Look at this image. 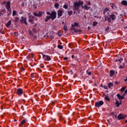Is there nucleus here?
I'll return each instance as SVG.
<instances>
[{
    "label": "nucleus",
    "instance_id": "1",
    "mask_svg": "<svg viewBox=\"0 0 127 127\" xmlns=\"http://www.w3.org/2000/svg\"><path fill=\"white\" fill-rule=\"evenodd\" d=\"M83 4H84V2L81 0H78V2H74V6H73V10H74V9L75 10L79 9V6H80V5H81V7L82 8L84 7V6H83Z\"/></svg>",
    "mask_w": 127,
    "mask_h": 127
},
{
    "label": "nucleus",
    "instance_id": "2",
    "mask_svg": "<svg viewBox=\"0 0 127 127\" xmlns=\"http://www.w3.org/2000/svg\"><path fill=\"white\" fill-rule=\"evenodd\" d=\"M48 15H50L52 20H54L57 17V13L56 11H53L51 13L50 12H47Z\"/></svg>",
    "mask_w": 127,
    "mask_h": 127
},
{
    "label": "nucleus",
    "instance_id": "3",
    "mask_svg": "<svg viewBox=\"0 0 127 127\" xmlns=\"http://www.w3.org/2000/svg\"><path fill=\"white\" fill-rule=\"evenodd\" d=\"M5 7H6V9L8 10V12H9V13L10 14H11V9H10V1H7L6 2Z\"/></svg>",
    "mask_w": 127,
    "mask_h": 127
},
{
    "label": "nucleus",
    "instance_id": "4",
    "mask_svg": "<svg viewBox=\"0 0 127 127\" xmlns=\"http://www.w3.org/2000/svg\"><path fill=\"white\" fill-rule=\"evenodd\" d=\"M79 27V23L74 22V24H71V29H73V30L76 31V29H77Z\"/></svg>",
    "mask_w": 127,
    "mask_h": 127
},
{
    "label": "nucleus",
    "instance_id": "5",
    "mask_svg": "<svg viewBox=\"0 0 127 127\" xmlns=\"http://www.w3.org/2000/svg\"><path fill=\"white\" fill-rule=\"evenodd\" d=\"M43 55V58L45 61H50L51 60V58L50 57V56L48 55H45L43 54H42Z\"/></svg>",
    "mask_w": 127,
    "mask_h": 127
},
{
    "label": "nucleus",
    "instance_id": "6",
    "mask_svg": "<svg viewBox=\"0 0 127 127\" xmlns=\"http://www.w3.org/2000/svg\"><path fill=\"white\" fill-rule=\"evenodd\" d=\"M103 105H104V101H100L99 102H97L95 103V107H96V108H100L101 106H103Z\"/></svg>",
    "mask_w": 127,
    "mask_h": 127
},
{
    "label": "nucleus",
    "instance_id": "7",
    "mask_svg": "<svg viewBox=\"0 0 127 127\" xmlns=\"http://www.w3.org/2000/svg\"><path fill=\"white\" fill-rule=\"evenodd\" d=\"M63 15V10L62 9H60L58 11V18H60V17H61Z\"/></svg>",
    "mask_w": 127,
    "mask_h": 127
},
{
    "label": "nucleus",
    "instance_id": "8",
    "mask_svg": "<svg viewBox=\"0 0 127 127\" xmlns=\"http://www.w3.org/2000/svg\"><path fill=\"white\" fill-rule=\"evenodd\" d=\"M127 115L119 114L118 115V120H124V119H125V118H127Z\"/></svg>",
    "mask_w": 127,
    "mask_h": 127
},
{
    "label": "nucleus",
    "instance_id": "9",
    "mask_svg": "<svg viewBox=\"0 0 127 127\" xmlns=\"http://www.w3.org/2000/svg\"><path fill=\"white\" fill-rule=\"evenodd\" d=\"M16 93L18 96H21L23 94V90L22 88L17 89Z\"/></svg>",
    "mask_w": 127,
    "mask_h": 127
},
{
    "label": "nucleus",
    "instance_id": "10",
    "mask_svg": "<svg viewBox=\"0 0 127 127\" xmlns=\"http://www.w3.org/2000/svg\"><path fill=\"white\" fill-rule=\"evenodd\" d=\"M26 123H27V120L26 119L23 120L20 123V124L19 125V127H23V125L26 124Z\"/></svg>",
    "mask_w": 127,
    "mask_h": 127
},
{
    "label": "nucleus",
    "instance_id": "11",
    "mask_svg": "<svg viewBox=\"0 0 127 127\" xmlns=\"http://www.w3.org/2000/svg\"><path fill=\"white\" fill-rule=\"evenodd\" d=\"M117 97L119 100H123V99H125V95L124 94L122 96L120 94H118Z\"/></svg>",
    "mask_w": 127,
    "mask_h": 127
},
{
    "label": "nucleus",
    "instance_id": "12",
    "mask_svg": "<svg viewBox=\"0 0 127 127\" xmlns=\"http://www.w3.org/2000/svg\"><path fill=\"white\" fill-rule=\"evenodd\" d=\"M21 23H25L26 25H27V22H26V18L22 17V19L21 20Z\"/></svg>",
    "mask_w": 127,
    "mask_h": 127
},
{
    "label": "nucleus",
    "instance_id": "13",
    "mask_svg": "<svg viewBox=\"0 0 127 127\" xmlns=\"http://www.w3.org/2000/svg\"><path fill=\"white\" fill-rule=\"evenodd\" d=\"M115 104L116 105V107H117V108H119L120 107V105H122V101H121V102L120 103L119 101L116 99Z\"/></svg>",
    "mask_w": 127,
    "mask_h": 127
},
{
    "label": "nucleus",
    "instance_id": "14",
    "mask_svg": "<svg viewBox=\"0 0 127 127\" xmlns=\"http://www.w3.org/2000/svg\"><path fill=\"white\" fill-rule=\"evenodd\" d=\"M110 16L112 20H116V18H117V17L116 16V15H115V14H112L110 15Z\"/></svg>",
    "mask_w": 127,
    "mask_h": 127
},
{
    "label": "nucleus",
    "instance_id": "15",
    "mask_svg": "<svg viewBox=\"0 0 127 127\" xmlns=\"http://www.w3.org/2000/svg\"><path fill=\"white\" fill-rule=\"evenodd\" d=\"M121 4H122V5L127 6V0H122L121 1Z\"/></svg>",
    "mask_w": 127,
    "mask_h": 127
},
{
    "label": "nucleus",
    "instance_id": "16",
    "mask_svg": "<svg viewBox=\"0 0 127 127\" xmlns=\"http://www.w3.org/2000/svg\"><path fill=\"white\" fill-rule=\"evenodd\" d=\"M115 70H110V77H113V76L115 75Z\"/></svg>",
    "mask_w": 127,
    "mask_h": 127
},
{
    "label": "nucleus",
    "instance_id": "17",
    "mask_svg": "<svg viewBox=\"0 0 127 127\" xmlns=\"http://www.w3.org/2000/svg\"><path fill=\"white\" fill-rule=\"evenodd\" d=\"M111 17H105V20H106L107 21H108V22H111L112 21L111 20Z\"/></svg>",
    "mask_w": 127,
    "mask_h": 127
},
{
    "label": "nucleus",
    "instance_id": "18",
    "mask_svg": "<svg viewBox=\"0 0 127 127\" xmlns=\"http://www.w3.org/2000/svg\"><path fill=\"white\" fill-rule=\"evenodd\" d=\"M104 99L106 100V101H107L108 102H110L111 101V99H110L109 96H108V95H106Z\"/></svg>",
    "mask_w": 127,
    "mask_h": 127
},
{
    "label": "nucleus",
    "instance_id": "19",
    "mask_svg": "<svg viewBox=\"0 0 127 127\" xmlns=\"http://www.w3.org/2000/svg\"><path fill=\"white\" fill-rule=\"evenodd\" d=\"M51 18L50 16H47L46 19H45V21H46V22H47L48 20H49Z\"/></svg>",
    "mask_w": 127,
    "mask_h": 127
},
{
    "label": "nucleus",
    "instance_id": "20",
    "mask_svg": "<svg viewBox=\"0 0 127 127\" xmlns=\"http://www.w3.org/2000/svg\"><path fill=\"white\" fill-rule=\"evenodd\" d=\"M126 89H127V86H124L121 89L120 91H121L122 93H123L126 91Z\"/></svg>",
    "mask_w": 127,
    "mask_h": 127
},
{
    "label": "nucleus",
    "instance_id": "21",
    "mask_svg": "<svg viewBox=\"0 0 127 127\" xmlns=\"http://www.w3.org/2000/svg\"><path fill=\"white\" fill-rule=\"evenodd\" d=\"M11 24V20H9L6 24V26L7 27H8V26H10Z\"/></svg>",
    "mask_w": 127,
    "mask_h": 127
},
{
    "label": "nucleus",
    "instance_id": "22",
    "mask_svg": "<svg viewBox=\"0 0 127 127\" xmlns=\"http://www.w3.org/2000/svg\"><path fill=\"white\" fill-rule=\"evenodd\" d=\"M54 6H55V8H59V6H60L59 3L56 2Z\"/></svg>",
    "mask_w": 127,
    "mask_h": 127
},
{
    "label": "nucleus",
    "instance_id": "23",
    "mask_svg": "<svg viewBox=\"0 0 127 127\" xmlns=\"http://www.w3.org/2000/svg\"><path fill=\"white\" fill-rule=\"evenodd\" d=\"M29 21L32 24H34V20H33V19L29 18Z\"/></svg>",
    "mask_w": 127,
    "mask_h": 127
},
{
    "label": "nucleus",
    "instance_id": "24",
    "mask_svg": "<svg viewBox=\"0 0 127 127\" xmlns=\"http://www.w3.org/2000/svg\"><path fill=\"white\" fill-rule=\"evenodd\" d=\"M33 57H34L33 54H30L27 57V58H28V59H29V58H30V59H32V58H33Z\"/></svg>",
    "mask_w": 127,
    "mask_h": 127
},
{
    "label": "nucleus",
    "instance_id": "25",
    "mask_svg": "<svg viewBox=\"0 0 127 127\" xmlns=\"http://www.w3.org/2000/svg\"><path fill=\"white\" fill-rule=\"evenodd\" d=\"M82 8H84L86 10H88L89 9H90V7H88L87 5H84V7H83Z\"/></svg>",
    "mask_w": 127,
    "mask_h": 127
},
{
    "label": "nucleus",
    "instance_id": "26",
    "mask_svg": "<svg viewBox=\"0 0 127 127\" xmlns=\"http://www.w3.org/2000/svg\"><path fill=\"white\" fill-rule=\"evenodd\" d=\"M113 86H114V83H113L110 82V83L108 84V87H109V88H111V87H113Z\"/></svg>",
    "mask_w": 127,
    "mask_h": 127
},
{
    "label": "nucleus",
    "instance_id": "27",
    "mask_svg": "<svg viewBox=\"0 0 127 127\" xmlns=\"http://www.w3.org/2000/svg\"><path fill=\"white\" fill-rule=\"evenodd\" d=\"M43 13H44V12H42V11H40L39 12V13L38 14V15L39 17L42 16V14H43Z\"/></svg>",
    "mask_w": 127,
    "mask_h": 127
},
{
    "label": "nucleus",
    "instance_id": "28",
    "mask_svg": "<svg viewBox=\"0 0 127 127\" xmlns=\"http://www.w3.org/2000/svg\"><path fill=\"white\" fill-rule=\"evenodd\" d=\"M72 14H73V11L72 10H69L68 11V15L70 16L72 15Z\"/></svg>",
    "mask_w": 127,
    "mask_h": 127
},
{
    "label": "nucleus",
    "instance_id": "29",
    "mask_svg": "<svg viewBox=\"0 0 127 127\" xmlns=\"http://www.w3.org/2000/svg\"><path fill=\"white\" fill-rule=\"evenodd\" d=\"M63 7H64L65 9H67V8H68V5L65 4L64 5Z\"/></svg>",
    "mask_w": 127,
    "mask_h": 127
},
{
    "label": "nucleus",
    "instance_id": "30",
    "mask_svg": "<svg viewBox=\"0 0 127 127\" xmlns=\"http://www.w3.org/2000/svg\"><path fill=\"white\" fill-rule=\"evenodd\" d=\"M110 10H109L107 8H106L105 10H104V14H106V13L107 12H108V11H109Z\"/></svg>",
    "mask_w": 127,
    "mask_h": 127
},
{
    "label": "nucleus",
    "instance_id": "31",
    "mask_svg": "<svg viewBox=\"0 0 127 127\" xmlns=\"http://www.w3.org/2000/svg\"><path fill=\"white\" fill-rule=\"evenodd\" d=\"M16 15V11L13 10L12 12V16H14Z\"/></svg>",
    "mask_w": 127,
    "mask_h": 127
},
{
    "label": "nucleus",
    "instance_id": "32",
    "mask_svg": "<svg viewBox=\"0 0 127 127\" xmlns=\"http://www.w3.org/2000/svg\"><path fill=\"white\" fill-rule=\"evenodd\" d=\"M31 76L32 78H35L36 76V73H31Z\"/></svg>",
    "mask_w": 127,
    "mask_h": 127
},
{
    "label": "nucleus",
    "instance_id": "33",
    "mask_svg": "<svg viewBox=\"0 0 127 127\" xmlns=\"http://www.w3.org/2000/svg\"><path fill=\"white\" fill-rule=\"evenodd\" d=\"M64 31H67L68 30V29H67V26L64 25Z\"/></svg>",
    "mask_w": 127,
    "mask_h": 127
},
{
    "label": "nucleus",
    "instance_id": "34",
    "mask_svg": "<svg viewBox=\"0 0 127 127\" xmlns=\"http://www.w3.org/2000/svg\"><path fill=\"white\" fill-rule=\"evenodd\" d=\"M58 48L59 49H63V46H61V45H59L58 46Z\"/></svg>",
    "mask_w": 127,
    "mask_h": 127
},
{
    "label": "nucleus",
    "instance_id": "35",
    "mask_svg": "<svg viewBox=\"0 0 127 127\" xmlns=\"http://www.w3.org/2000/svg\"><path fill=\"white\" fill-rule=\"evenodd\" d=\"M86 73L88 74V75H89V76H91L92 74L91 71H89V70H87Z\"/></svg>",
    "mask_w": 127,
    "mask_h": 127
},
{
    "label": "nucleus",
    "instance_id": "36",
    "mask_svg": "<svg viewBox=\"0 0 127 127\" xmlns=\"http://www.w3.org/2000/svg\"><path fill=\"white\" fill-rule=\"evenodd\" d=\"M97 24H98V22L95 21L93 22V26H96V25H97Z\"/></svg>",
    "mask_w": 127,
    "mask_h": 127
},
{
    "label": "nucleus",
    "instance_id": "37",
    "mask_svg": "<svg viewBox=\"0 0 127 127\" xmlns=\"http://www.w3.org/2000/svg\"><path fill=\"white\" fill-rule=\"evenodd\" d=\"M117 61H119V62L121 63L122 61H123V59L120 58V59H119L118 61L116 60V62H117Z\"/></svg>",
    "mask_w": 127,
    "mask_h": 127
},
{
    "label": "nucleus",
    "instance_id": "38",
    "mask_svg": "<svg viewBox=\"0 0 127 127\" xmlns=\"http://www.w3.org/2000/svg\"><path fill=\"white\" fill-rule=\"evenodd\" d=\"M33 14L35 16H38V14H37L36 12H34Z\"/></svg>",
    "mask_w": 127,
    "mask_h": 127
},
{
    "label": "nucleus",
    "instance_id": "39",
    "mask_svg": "<svg viewBox=\"0 0 127 127\" xmlns=\"http://www.w3.org/2000/svg\"><path fill=\"white\" fill-rule=\"evenodd\" d=\"M127 94V89L125 91V93L123 95H124V96H126V95Z\"/></svg>",
    "mask_w": 127,
    "mask_h": 127
},
{
    "label": "nucleus",
    "instance_id": "40",
    "mask_svg": "<svg viewBox=\"0 0 127 127\" xmlns=\"http://www.w3.org/2000/svg\"><path fill=\"white\" fill-rule=\"evenodd\" d=\"M14 34L15 35V36H18V33L17 32H15Z\"/></svg>",
    "mask_w": 127,
    "mask_h": 127
},
{
    "label": "nucleus",
    "instance_id": "41",
    "mask_svg": "<svg viewBox=\"0 0 127 127\" xmlns=\"http://www.w3.org/2000/svg\"><path fill=\"white\" fill-rule=\"evenodd\" d=\"M87 4H88V5H91V2L87 1Z\"/></svg>",
    "mask_w": 127,
    "mask_h": 127
},
{
    "label": "nucleus",
    "instance_id": "42",
    "mask_svg": "<svg viewBox=\"0 0 127 127\" xmlns=\"http://www.w3.org/2000/svg\"><path fill=\"white\" fill-rule=\"evenodd\" d=\"M123 68H124V66L120 65V66H119V68H120V69H123Z\"/></svg>",
    "mask_w": 127,
    "mask_h": 127
},
{
    "label": "nucleus",
    "instance_id": "43",
    "mask_svg": "<svg viewBox=\"0 0 127 127\" xmlns=\"http://www.w3.org/2000/svg\"><path fill=\"white\" fill-rule=\"evenodd\" d=\"M68 57H65L64 59V60H68Z\"/></svg>",
    "mask_w": 127,
    "mask_h": 127
},
{
    "label": "nucleus",
    "instance_id": "44",
    "mask_svg": "<svg viewBox=\"0 0 127 127\" xmlns=\"http://www.w3.org/2000/svg\"><path fill=\"white\" fill-rule=\"evenodd\" d=\"M58 35L59 36H61V34H60V32H59L58 33Z\"/></svg>",
    "mask_w": 127,
    "mask_h": 127
},
{
    "label": "nucleus",
    "instance_id": "45",
    "mask_svg": "<svg viewBox=\"0 0 127 127\" xmlns=\"http://www.w3.org/2000/svg\"><path fill=\"white\" fill-rule=\"evenodd\" d=\"M2 15H3L1 11H0V16H1Z\"/></svg>",
    "mask_w": 127,
    "mask_h": 127
},
{
    "label": "nucleus",
    "instance_id": "46",
    "mask_svg": "<svg viewBox=\"0 0 127 127\" xmlns=\"http://www.w3.org/2000/svg\"><path fill=\"white\" fill-rule=\"evenodd\" d=\"M21 71H24V68L22 67L21 68Z\"/></svg>",
    "mask_w": 127,
    "mask_h": 127
},
{
    "label": "nucleus",
    "instance_id": "47",
    "mask_svg": "<svg viewBox=\"0 0 127 127\" xmlns=\"http://www.w3.org/2000/svg\"><path fill=\"white\" fill-rule=\"evenodd\" d=\"M124 81H125V82H127V77H126V79H124Z\"/></svg>",
    "mask_w": 127,
    "mask_h": 127
},
{
    "label": "nucleus",
    "instance_id": "48",
    "mask_svg": "<svg viewBox=\"0 0 127 127\" xmlns=\"http://www.w3.org/2000/svg\"><path fill=\"white\" fill-rule=\"evenodd\" d=\"M74 55H72V56H71V58L73 59V58H74Z\"/></svg>",
    "mask_w": 127,
    "mask_h": 127
},
{
    "label": "nucleus",
    "instance_id": "49",
    "mask_svg": "<svg viewBox=\"0 0 127 127\" xmlns=\"http://www.w3.org/2000/svg\"><path fill=\"white\" fill-rule=\"evenodd\" d=\"M18 19H19V18H17L16 19V20L17 21V20H18Z\"/></svg>",
    "mask_w": 127,
    "mask_h": 127
},
{
    "label": "nucleus",
    "instance_id": "50",
    "mask_svg": "<svg viewBox=\"0 0 127 127\" xmlns=\"http://www.w3.org/2000/svg\"><path fill=\"white\" fill-rule=\"evenodd\" d=\"M32 18H34V16H32Z\"/></svg>",
    "mask_w": 127,
    "mask_h": 127
},
{
    "label": "nucleus",
    "instance_id": "51",
    "mask_svg": "<svg viewBox=\"0 0 127 127\" xmlns=\"http://www.w3.org/2000/svg\"><path fill=\"white\" fill-rule=\"evenodd\" d=\"M126 28H127V26L126 27Z\"/></svg>",
    "mask_w": 127,
    "mask_h": 127
},
{
    "label": "nucleus",
    "instance_id": "52",
    "mask_svg": "<svg viewBox=\"0 0 127 127\" xmlns=\"http://www.w3.org/2000/svg\"><path fill=\"white\" fill-rule=\"evenodd\" d=\"M29 34H31V33H29Z\"/></svg>",
    "mask_w": 127,
    "mask_h": 127
}]
</instances>
